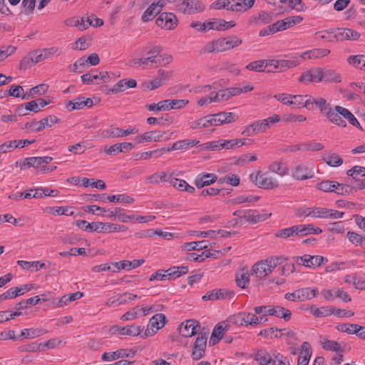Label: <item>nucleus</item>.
<instances>
[{
  "label": "nucleus",
  "mask_w": 365,
  "mask_h": 365,
  "mask_svg": "<svg viewBox=\"0 0 365 365\" xmlns=\"http://www.w3.org/2000/svg\"><path fill=\"white\" fill-rule=\"evenodd\" d=\"M309 346L310 345L307 341H304L302 344V350L299 354L297 365H308L311 356V350Z\"/></svg>",
  "instance_id": "393cba45"
},
{
  "label": "nucleus",
  "mask_w": 365,
  "mask_h": 365,
  "mask_svg": "<svg viewBox=\"0 0 365 365\" xmlns=\"http://www.w3.org/2000/svg\"><path fill=\"white\" fill-rule=\"evenodd\" d=\"M46 333H47V331L43 328H30L23 329L20 336L25 339H33Z\"/></svg>",
  "instance_id": "bb28decb"
},
{
  "label": "nucleus",
  "mask_w": 365,
  "mask_h": 365,
  "mask_svg": "<svg viewBox=\"0 0 365 365\" xmlns=\"http://www.w3.org/2000/svg\"><path fill=\"white\" fill-rule=\"evenodd\" d=\"M330 51L326 48H317L301 53L302 59L324 57L328 55Z\"/></svg>",
  "instance_id": "f704fd0d"
},
{
  "label": "nucleus",
  "mask_w": 365,
  "mask_h": 365,
  "mask_svg": "<svg viewBox=\"0 0 365 365\" xmlns=\"http://www.w3.org/2000/svg\"><path fill=\"white\" fill-rule=\"evenodd\" d=\"M165 134H166V132H158L155 130L148 131L137 135L135 140L138 144L158 142L163 138Z\"/></svg>",
  "instance_id": "1a4fd4ad"
},
{
  "label": "nucleus",
  "mask_w": 365,
  "mask_h": 365,
  "mask_svg": "<svg viewBox=\"0 0 365 365\" xmlns=\"http://www.w3.org/2000/svg\"><path fill=\"white\" fill-rule=\"evenodd\" d=\"M22 289L19 288L18 287H11L8 289L6 292L0 294V302L9 299H14L18 296L22 295L24 292H21Z\"/></svg>",
  "instance_id": "c03bdc74"
},
{
  "label": "nucleus",
  "mask_w": 365,
  "mask_h": 365,
  "mask_svg": "<svg viewBox=\"0 0 365 365\" xmlns=\"http://www.w3.org/2000/svg\"><path fill=\"white\" fill-rule=\"evenodd\" d=\"M268 168L272 173H276L280 176H284L288 173V168L282 161L274 162L269 165Z\"/></svg>",
  "instance_id": "72a5a7b5"
},
{
  "label": "nucleus",
  "mask_w": 365,
  "mask_h": 365,
  "mask_svg": "<svg viewBox=\"0 0 365 365\" xmlns=\"http://www.w3.org/2000/svg\"><path fill=\"white\" fill-rule=\"evenodd\" d=\"M339 108L342 107L336 106L334 107V108H331L330 109V112H328L325 116L330 122L341 127H346V123L344 120L342 119L343 116L341 115V112H340L341 110H337V108Z\"/></svg>",
  "instance_id": "dca6fc26"
},
{
  "label": "nucleus",
  "mask_w": 365,
  "mask_h": 365,
  "mask_svg": "<svg viewBox=\"0 0 365 365\" xmlns=\"http://www.w3.org/2000/svg\"><path fill=\"white\" fill-rule=\"evenodd\" d=\"M166 322L165 314H156L150 318L148 324L158 331L165 326Z\"/></svg>",
  "instance_id": "c9c22d12"
},
{
  "label": "nucleus",
  "mask_w": 365,
  "mask_h": 365,
  "mask_svg": "<svg viewBox=\"0 0 365 365\" xmlns=\"http://www.w3.org/2000/svg\"><path fill=\"white\" fill-rule=\"evenodd\" d=\"M322 81L340 82V76L332 70L322 68Z\"/></svg>",
  "instance_id": "de8ad7c7"
},
{
  "label": "nucleus",
  "mask_w": 365,
  "mask_h": 365,
  "mask_svg": "<svg viewBox=\"0 0 365 365\" xmlns=\"http://www.w3.org/2000/svg\"><path fill=\"white\" fill-rule=\"evenodd\" d=\"M35 56L31 55L30 53L24 57L19 63V69L26 70L31 68L34 64L38 63L34 61Z\"/></svg>",
  "instance_id": "774afa93"
},
{
  "label": "nucleus",
  "mask_w": 365,
  "mask_h": 365,
  "mask_svg": "<svg viewBox=\"0 0 365 365\" xmlns=\"http://www.w3.org/2000/svg\"><path fill=\"white\" fill-rule=\"evenodd\" d=\"M337 110H341L340 112H341V115L343 116V118L346 119L350 124L357 128L360 126L358 120L348 109L345 108H337Z\"/></svg>",
  "instance_id": "4d7b16f0"
},
{
  "label": "nucleus",
  "mask_w": 365,
  "mask_h": 365,
  "mask_svg": "<svg viewBox=\"0 0 365 365\" xmlns=\"http://www.w3.org/2000/svg\"><path fill=\"white\" fill-rule=\"evenodd\" d=\"M19 165L21 169H25L26 168H38L39 167L41 168L42 164L41 162L40 157H29L25 158L23 162H16V166Z\"/></svg>",
  "instance_id": "a878e982"
},
{
  "label": "nucleus",
  "mask_w": 365,
  "mask_h": 365,
  "mask_svg": "<svg viewBox=\"0 0 365 365\" xmlns=\"http://www.w3.org/2000/svg\"><path fill=\"white\" fill-rule=\"evenodd\" d=\"M292 176L297 180H305L314 177V171L312 168L305 164H299L293 170Z\"/></svg>",
  "instance_id": "0eeeda50"
},
{
  "label": "nucleus",
  "mask_w": 365,
  "mask_h": 365,
  "mask_svg": "<svg viewBox=\"0 0 365 365\" xmlns=\"http://www.w3.org/2000/svg\"><path fill=\"white\" fill-rule=\"evenodd\" d=\"M255 313L257 314H261L264 313V315L274 316L278 318L284 319L288 322L291 319L292 312L290 310L285 309L284 307L279 305H267V306H259L254 308Z\"/></svg>",
  "instance_id": "f257e3e1"
},
{
  "label": "nucleus",
  "mask_w": 365,
  "mask_h": 365,
  "mask_svg": "<svg viewBox=\"0 0 365 365\" xmlns=\"http://www.w3.org/2000/svg\"><path fill=\"white\" fill-rule=\"evenodd\" d=\"M235 282L238 287L245 289L250 282V274L248 271L243 272L241 274H237Z\"/></svg>",
  "instance_id": "e2e57ef3"
},
{
  "label": "nucleus",
  "mask_w": 365,
  "mask_h": 365,
  "mask_svg": "<svg viewBox=\"0 0 365 365\" xmlns=\"http://www.w3.org/2000/svg\"><path fill=\"white\" fill-rule=\"evenodd\" d=\"M200 327L199 322L195 319H189L185 324H181L180 327V332L184 337H190L196 334V329Z\"/></svg>",
  "instance_id": "9d476101"
},
{
  "label": "nucleus",
  "mask_w": 365,
  "mask_h": 365,
  "mask_svg": "<svg viewBox=\"0 0 365 365\" xmlns=\"http://www.w3.org/2000/svg\"><path fill=\"white\" fill-rule=\"evenodd\" d=\"M48 88V85L44 83L39 84L29 89L26 93H23L21 98L29 99V98H34L35 95H43L47 92Z\"/></svg>",
  "instance_id": "5701e85b"
},
{
  "label": "nucleus",
  "mask_w": 365,
  "mask_h": 365,
  "mask_svg": "<svg viewBox=\"0 0 365 365\" xmlns=\"http://www.w3.org/2000/svg\"><path fill=\"white\" fill-rule=\"evenodd\" d=\"M284 329H278L277 327H271L266 329L261 330L258 335L264 336V338H280L282 334L278 335L277 331H282Z\"/></svg>",
  "instance_id": "8fccbe9b"
},
{
  "label": "nucleus",
  "mask_w": 365,
  "mask_h": 365,
  "mask_svg": "<svg viewBox=\"0 0 365 365\" xmlns=\"http://www.w3.org/2000/svg\"><path fill=\"white\" fill-rule=\"evenodd\" d=\"M60 120H61L56 115H48L47 117L39 120V124L37 129H41V130H43L45 128H50L53 124L59 123Z\"/></svg>",
  "instance_id": "37998d69"
},
{
  "label": "nucleus",
  "mask_w": 365,
  "mask_h": 365,
  "mask_svg": "<svg viewBox=\"0 0 365 365\" xmlns=\"http://www.w3.org/2000/svg\"><path fill=\"white\" fill-rule=\"evenodd\" d=\"M289 98H291V101L292 102V105H295L299 108H306L309 110H313V106H310L311 100L309 98H312L310 95H289Z\"/></svg>",
  "instance_id": "ddd939ff"
},
{
  "label": "nucleus",
  "mask_w": 365,
  "mask_h": 365,
  "mask_svg": "<svg viewBox=\"0 0 365 365\" xmlns=\"http://www.w3.org/2000/svg\"><path fill=\"white\" fill-rule=\"evenodd\" d=\"M220 52H224L242 43V41L237 36H228L227 37L219 38L217 39Z\"/></svg>",
  "instance_id": "423d86ee"
},
{
  "label": "nucleus",
  "mask_w": 365,
  "mask_h": 365,
  "mask_svg": "<svg viewBox=\"0 0 365 365\" xmlns=\"http://www.w3.org/2000/svg\"><path fill=\"white\" fill-rule=\"evenodd\" d=\"M18 349L21 352L42 351L41 345L36 342H32L27 344L21 345L20 346H19Z\"/></svg>",
  "instance_id": "052dcab7"
},
{
  "label": "nucleus",
  "mask_w": 365,
  "mask_h": 365,
  "mask_svg": "<svg viewBox=\"0 0 365 365\" xmlns=\"http://www.w3.org/2000/svg\"><path fill=\"white\" fill-rule=\"evenodd\" d=\"M255 0H243L242 3L232 4L228 10L233 11H245L252 7Z\"/></svg>",
  "instance_id": "58836bf2"
},
{
  "label": "nucleus",
  "mask_w": 365,
  "mask_h": 365,
  "mask_svg": "<svg viewBox=\"0 0 365 365\" xmlns=\"http://www.w3.org/2000/svg\"><path fill=\"white\" fill-rule=\"evenodd\" d=\"M297 291L299 297V301L300 302L315 297L319 292L317 288L312 289L310 287L299 289Z\"/></svg>",
  "instance_id": "cd10ccee"
},
{
  "label": "nucleus",
  "mask_w": 365,
  "mask_h": 365,
  "mask_svg": "<svg viewBox=\"0 0 365 365\" xmlns=\"http://www.w3.org/2000/svg\"><path fill=\"white\" fill-rule=\"evenodd\" d=\"M58 49L56 47H51L49 48H43V50H36L30 52V54L34 55V61L37 63H39L46 58H48L52 55L55 54L58 51Z\"/></svg>",
  "instance_id": "a211bd4d"
},
{
  "label": "nucleus",
  "mask_w": 365,
  "mask_h": 365,
  "mask_svg": "<svg viewBox=\"0 0 365 365\" xmlns=\"http://www.w3.org/2000/svg\"><path fill=\"white\" fill-rule=\"evenodd\" d=\"M250 179L258 187L264 190H272L279 187V182L277 180L267 177V173H261L260 171L251 173Z\"/></svg>",
  "instance_id": "f03ea898"
},
{
  "label": "nucleus",
  "mask_w": 365,
  "mask_h": 365,
  "mask_svg": "<svg viewBox=\"0 0 365 365\" xmlns=\"http://www.w3.org/2000/svg\"><path fill=\"white\" fill-rule=\"evenodd\" d=\"M346 237L351 244L355 246L360 245L362 248H365V237L352 231H348Z\"/></svg>",
  "instance_id": "a19ab883"
},
{
  "label": "nucleus",
  "mask_w": 365,
  "mask_h": 365,
  "mask_svg": "<svg viewBox=\"0 0 365 365\" xmlns=\"http://www.w3.org/2000/svg\"><path fill=\"white\" fill-rule=\"evenodd\" d=\"M225 24L227 23L225 20L213 19L212 21H207V27L208 30L224 31Z\"/></svg>",
  "instance_id": "0e129e2a"
},
{
  "label": "nucleus",
  "mask_w": 365,
  "mask_h": 365,
  "mask_svg": "<svg viewBox=\"0 0 365 365\" xmlns=\"http://www.w3.org/2000/svg\"><path fill=\"white\" fill-rule=\"evenodd\" d=\"M348 176L352 177L353 179L358 180L359 175L365 178V168L361 166H354L346 172Z\"/></svg>",
  "instance_id": "69168bd1"
},
{
  "label": "nucleus",
  "mask_w": 365,
  "mask_h": 365,
  "mask_svg": "<svg viewBox=\"0 0 365 365\" xmlns=\"http://www.w3.org/2000/svg\"><path fill=\"white\" fill-rule=\"evenodd\" d=\"M140 327L134 324L126 327H120L118 325L113 326L110 328L109 332L111 334L118 333L120 335L138 336L141 332Z\"/></svg>",
  "instance_id": "6e6552de"
},
{
  "label": "nucleus",
  "mask_w": 365,
  "mask_h": 365,
  "mask_svg": "<svg viewBox=\"0 0 365 365\" xmlns=\"http://www.w3.org/2000/svg\"><path fill=\"white\" fill-rule=\"evenodd\" d=\"M83 296V293L81 292H76L68 295H64L61 297L56 304V307H61L66 305L70 302H73L76 299H81Z\"/></svg>",
  "instance_id": "c756f323"
},
{
  "label": "nucleus",
  "mask_w": 365,
  "mask_h": 365,
  "mask_svg": "<svg viewBox=\"0 0 365 365\" xmlns=\"http://www.w3.org/2000/svg\"><path fill=\"white\" fill-rule=\"evenodd\" d=\"M274 236L276 237L282 239H286L293 236H297L294 225L290 227L278 230L277 232H275Z\"/></svg>",
  "instance_id": "bf43d9fd"
},
{
  "label": "nucleus",
  "mask_w": 365,
  "mask_h": 365,
  "mask_svg": "<svg viewBox=\"0 0 365 365\" xmlns=\"http://www.w3.org/2000/svg\"><path fill=\"white\" fill-rule=\"evenodd\" d=\"M272 16H273L271 13L262 11L251 17V22L257 26L267 24L273 21Z\"/></svg>",
  "instance_id": "aec40b11"
},
{
  "label": "nucleus",
  "mask_w": 365,
  "mask_h": 365,
  "mask_svg": "<svg viewBox=\"0 0 365 365\" xmlns=\"http://www.w3.org/2000/svg\"><path fill=\"white\" fill-rule=\"evenodd\" d=\"M174 121V118L170 116L169 114L166 113L160 118L149 117L147 118V123L149 125L158 124L160 125H168L172 124Z\"/></svg>",
  "instance_id": "c85d7f7f"
},
{
  "label": "nucleus",
  "mask_w": 365,
  "mask_h": 365,
  "mask_svg": "<svg viewBox=\"0 0 365 365\" xmlns=\"http://www.w3.org/2000/svg\"><path fill=\"white\" fill-rule=\"evenodd\" d=\"M65 24L68 26L77 27L80 31H83L88 29L89 24L85 23V19L83 17L79 18L76 16L67 19L65 21Z\"/></svg>",
  "instance_id": "473e14b6"
},
{
  "label": "nucleus",
  "mask_w": 365,
  "mask_h": 365,
  "mask_svg": "<svg viewBox=\"0 0 365 365\" xmlns=\"http://www.w3.org/2000/svg\"><path fill=\"white\" fill-rule=\"evenodd\" d=\"M324 160L327 165L331 167H337L343 163V159L336 153L329 155Z\"/></svg>",
  "instance_id": "338daca9"
},
{
  "label": "nucleus",
  "mask_w": 365,
  "mask_h": 365,
  "mask_svg": "<svg viewBox=\"0 0 365 365\" xmlns=\"http://www.w3.org/2000/svg\"><path fill=\"white\" fill-rule=\"evenodd\" d=\"M271 216V213L259 214L257 210H247V215L245 216V220L252 224H255L259 222L264 221Z\"/></svg>",
  "instance_id": "412c9836"
},
{
  "label": "nucleus",
  "mask_w": 365,
  "mask_h": 365,
  "mask_svg": "<svg viewBox=\"0 0 365 365\" xmlns=\"http://www.w3.org/2000/svg\"><path fill=\"white\" fill-rule=\"evenodd\" d=\"M302 58L301 54L296 53L289 57V59H279V71H283L288 68H294L299 64Z\"/></svg>",
  "instance_id": "f8f14e48"
},
{
  "label": "nucleus",
  "mask_w": 365,
  "mask_h": 365,
  "mask_svg": "<svg viewBox=\"0 0 365 365\" xmlns=\"http://www.w3.org/2000/svg\"><path fill=\"white\" fill-rule=\"evenodd\" d=\"M217 177L212 173H202L199 175L195 180V185L197 188H202L215 182Z\"/></svg>",
  "instance_id": "2eb2a0df"
},
{
  "label": "nucleus",
  "mask_w": 365,
  "mask_h": 365,
  "mask_svg": "<svg viewBox=\"0 0 365 365\" xmlns=\"http://www.w3.org/2000/svg\"><path fill=\"white\" fill-rule=\"evenodd\" d=\"M303 20L301 16H288L282 21V25L284 27V30L294 26V25L299 24Z\"/></svg>",
  "instance_id": "5fc2aeb1"
},
{
  "label": "nucleus",
  "mask_w": 365,
  "mask_h": 365,
  "mask_svg": "<svg viewBox=\"0 0 365 365\" xmlns=\"http://www.w3.org/2000/svg\"><path fill=\"white\" fill-rule=\"evenodd\" d=\"M311 100L310 106H313V110L315 108H319L322 114L326 115L328 112H330V109L331 106L329 103H328L325 98H315L313 96L312 98H309Z\"/></svg>",
  "instance_id": "6ab92c4d"
},
{
  "label": "nucleus",
  "mask_w": 365,
  "mask_h": 365,
  "mask_svg": "<svg viewBox=\"0 0 365 365\" xmlns=\"http://www.w3.org/2000/svg\"><path fill=\"white\" fill-rule=\"evenodd\" d=\"M176 6L178 11L187 14L202 12L205 9V6L199 0H180Z\"/></svg>",
  "instance_id": "7ed1b4c3"
},
{
  "label": "nucleus",
  "mask_w": 365,
  "mask_h": 365,
  "mask_svg": "<svg viewBox=\"0 0 365 365\" xmlns=\"http://www.w3.org/2000/svg\"><path fill=\"white\" fill-rule=\"evenodd\" d=\"M208 246V242L205 240L200 242H191L184 245V247L187 251L202 250L206 249Z\"/></svg>",
  "instance_id": "603ef678"
},
{
  "label": "nucleus",
  "mask_w": 365,
  "mask_h": 365,
  "mask_svg": "<svg viewBox=\"0 0 365 365\" xmlns=\"http://www.w3.org/2000/svg\"><path fill=\"white\" fill-rule=\"evenodd\" d=\"M347 61L355 68L365 71V55L350 56Z\"/></svg>",
  "instance_id": "ea45409f"
},
{
  "label": "nucleus",
  "mask_w": 365,
  "mask_h": 365,
  "mask_svg": "<svg viewBox=\"0 0 365 365\" xmlns=\"http://www.w3.org/2000/svg\"><path fill=\"white\" fill-rule=\"evenodd\" d=\"M107 200L110 202H121L128 204H130L134 202V199L132 197L124 194L107 196Z\"/></svg>",
  "instance_id": "09e8293b"
},
{
  "label": "nucleus",
  "mask_w": 365,
  "mask_h": 365,
  "mask_svg": "<svg viewBox=\"0 0 365 365\" xmlns=\"http://www.w3.org/2000/svg\"><path fill=\"white\" fill-rule=\"evenodd\" d=\"M297 236H305L310 234L319 235L322 232L321 228L312 224L294 225Z\"/></svg>",
  "instance_id": "4468645a"
},
{
  "label": "nucleus",
  "mask_w": 365,
  "mask_h": 365,
  "mask_svg": "<svg viewBox=\"0 0 365 365\" xmlns=\"http://www.w3.org/2000/svg\"><path fill=\"white\" fill-rule=\"evenodd\" d=\"M18 265H19L21 268L29 270L31 269H35L36 271L38 270L37 268V264H39V268H44L46 267L45 263L40 262L39 261L36 262H27L25 260H19L17 261Z\"/></svg>",
  "instance_id": "864d4df0"
},
{
  "label": "nucleus",
  "mask_w": 365,
  "mask_h": 365,
  "mask_svg": "<svg viewBox=\"0 0 365 365\" xmlns=\"http://www.w3.org/2000/svg\"><path fill=\"white\" fill-rule=\"evenodd\" d=\"M335 193L337 195H349L353 194L356 191V189L354 187H351L346 184H340L339 182L336 185Z\"/></svg>",
  "instance_id": "13d9d810"
},
{
  "label": "nucleus",
  "mask_w": 365,
  "mask_h": 365,
  "mask_svg": "<svg viewBox=\"0 0 365 365\" xmlns=\"http://www.w3.org/2000/svg\"><path fill=\"white\" fill-rule=\"evenodd\" d=\"M166 29L170 30L177 25V17L173 13L163 12Z\"/></svg>",
  "instance_id": "3c124183"
},
{
  "label": "nucleus",
  "mask_w": 365,
  "mask_h": 365,
  "mask_svg": "<svg viewBox=\"0 0 365 365\" xmlns=\"http://www.w3.org/2000/svg\"><path fill=\"white\" fill-rule=\"evenodd\" d=\"M272 264H269L268 259L262 260L255 263L251 269V274L255 275L258 279H262L273 271Z\"/></svg>",
  "instance_id": "20e7f679"
},
{
  "label": "nucleus",
  "mask_w": 365,
  "mask_h": 365,
  "mask_svg": "<svg viewBox=\"0 0 365 365\" xmlns=\"http://www.w3.org/2000/svg\"><path fill=\"white\" fill-rule=\"evenodd\" d=\"M135 354L132 350L119 349L113 352L103 353L101 359L103 361H113L123 357H133Z\"/></svg>",
  "instance_id": "9b49d317"
},
{
  "label": "nucleus",
  "mask_w": 365,
  "mask_h": 365,
  "mask_svg": "<svg viewBox=\"0 0 365 365\" xmlns=\"http://www.w3.org/2000/svg\"><path fill=\"white\" fill-rule=\"evenodd\" d=\"M322 347L329 351H334L339 353H343L344 350L341 347V344L335 341L325 339L322 342Z\"/></svg>",
  "instance_id": "6e6d98bb"
},
{
  "label": "nucleus",
  "mask_w": 365,
  "mask_h": 365,
  "mask_svg": "<svg viewBox=\"0 0 365 365\" xmlns=\"http://www.w3.org/2000/svg\"><path fill=\"white\" fill-rule=\"evenodd\" d=\"M310 313L318 318L325 317L330 316L334 313V307H322L317 308L314 305L309 307Z\"/></svg>",
  "instance_id": "b1692460"
},
{
  "label": "nucleus",
  "mask_w": 365,
  "mask_h": 365,
  "mask_svg": "<svg viewBox=\"0 0 365 365\" xmlns=\"http://www.w3.org/2000/svg\"><path fill=\"white\" fill-rule=\"evenodd\" d=\"M307 261V263L306 264V267L316 268L322 264L327 263L328 262V259L320 255H308Z\"/></svg>",
  "instance_id": "2f4dec72"
},
{
  "label": "nucleus",
  "mask_w": 365,
  "mask_h": 365,
  "mask_svg": "<svg viewBox=\"0 0 365 365\" xmlns=\"http://www.w3.org/2000/svg\"><path fill=\"white\" fill-rule=\"evenodd\" d=\"M235 292L226 289H215L210 292H207L202 296V299L204 301L208 300H219L225 299H232L235 296Z\"/></svg>",
  "instance_id": "39448f33"
},
{
  "label": "nucleus",
  "mask_w": 365,
  "mask_h": 365,
  "mask_svg": "<svg viewBox=\"0 0 365 365\" xmlns=\"http://www.w3.org/2000/svg\"><path fill=\"white\" fill-rule=\"evenodd\" d=\"M337 182L331 180H323L317 184V188L327 192H335Z\"/></svg>",
  "instance_id": "49530a36"
},
{
  "label": "nucleus",
  "mask_w": 365,
  "mask_h": 365,
  "mask_svg": "<svg viewBox=\"0 0 365 365\" xmlns=\"http://www.w3.org/2000/svg\"><path fill=\"white\" fill-rule=\"evenodd\" d=\"M160 13V9L157 8V4L152 3L149 7L144 11L141 16L143 22H148L153 20L155 16Z\"/></svg>",
  "instance_id": "7c9ffc66"
},
{
  "label": "nucleus",
  "mask_w": 365,
  "mask_h": 365,
  "mask_svg": "<svg viewBox=\"0 0 365 365\" xmlns=\"http://www.w3.org/2000/svg\"><path fill=\"white\" fill-rule=\"evenodd\" d=\"M199 143L197 140L186 139L177 141L173 144L171 149L174 150H185L189 148L193 147Z\"/></svg>",
  "instance_id": "e433bc0d"
},
{
  "label": "nucleus",
  "mask_w": 365,
  "mask_h": 365,
  "mask_svg": "<svg viewBox=\"0 0 365 365\" xmlns=\"http://www.w3.org/2000/svg\"><path fill=\"white\" fill-rule=\"evenodd\" d=\"M254 359L259 365H273L276 362L264 349L257 350L254 354Z\"/></svg>",
  "instance_id": "f3484780"
},
{
  "label": "nucleus",
  "mask_w": 365,
  "mask_h": 365,
  "mask_svg": "<svg viewBox=\"0 0 365 365\" xmlns=\"http://www.w3.org/2000/svg\"><path fill=\"white\" fill-rule=\"evenodd\" d=\"M101 136L104 138H116L120 137V128L113 125L101 131Z\"/></svg>",
  "instance_id": "a18cd8bd"
},
{
  "label": "nucleus",
  "mask_w": 365,
  "mask_h": 365,
  "mask_svg": "<svg viewBox=\"0 0 365 365\" xmlns=\"http://www.w3.org/2000/svg\"><path fill=\"white\" fill-rule=\"evenodd\" d=\"M240 179L237 175L229 174L217 180V185L221 187L224 183L230 184L232 186H237L240 184Z\"/></svg>",
  "instance_id": "4c0bfd02"
},
{
  "label": "nucleus",
  "mask_w": 365,
  "mask_h": 365,
  "mask_svg": "<svg viewBox=\"0 0 365 365\" xmlns=\"http://www.w3.org/2000/svg\"><path fill=\"white\" fill-rule=\"evenodd\" d=\"M188 270L187 266H174L165 270V272L168 273V280H171L187 274Z\"/></svg>",
  "instance_id": "4be33fe9"
},
{
  "label": "nucleus",
  "mask_w": 365,
  "mask_h": 365,
  "mask_svg": "<svg viewBox=\"0 0 365 365\" xmlns=\"http://www.w3.org/2000/svg\"><path fill=\"white\" fill-rule=\"evenodd\" d=\"M231 190H232V189H230V190H227L225 188H222L221 187L217 186V187H209V188L202 190L201 191V192L200 193V196H207V195L215 196V195L221 194V193L222 195H225L229 194Z\"/></svg>",
  "instance_id": "79ce46f5"
},
{
  "label": "nucleus",
  "mask_w": 365,
  "mask_h": 365,
  "mask_svg": "<svg viewBox=\"0 0 365 365\" xmlns=\"http://www.w3.org/2000/svg\"><path fill=\"white\" fill-rule=\"evenodd\" d=\"M66 107L69 111L82 109L83 108V97H78L73 101H68Z\"/></svg>",
  "instance_id": "680f3d73"
}]
</instances>
